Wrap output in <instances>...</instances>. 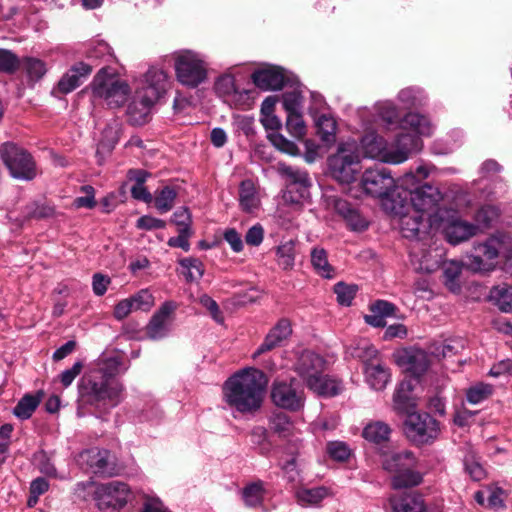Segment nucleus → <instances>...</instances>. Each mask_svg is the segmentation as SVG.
Wrapping results in <instances>:
<instances>
[{
  "label": "nucleus",
  "instance_id": "nucleus-1",
  "mask_svg": "<svg viewBox=\"0 0 512 512\" xmlns=\"http://www.w3.org/2000/svg\"><path fill=\"white\" fill-rule=\"evenodd\" d=\"M401 127L411 129L414 134L402 133L391 145L375 132L365 134L361 139L364 156L384 163L400 164L422 149L423 143L419 136H430L433 133L430 120L418 113L406 114L401 121Z\"/></svg>",
  "mask_w": 512,
  "mask_h": 512
},
{
  "label": "nucleus",
  "instance_id": "nucleus-2",
  "mask_svg": "<svg viewBox=\"0 0 512 512\" xmlns=\"http://www.w3.org/2000/svg\"><path fill=\"white\" fill-rule=\"evenodd\" d=\"M122 359L118 355L103 356L98 367L82 379L79 392L91 405L117 406L122 400L123 384L115 379L120 372Z\"/></svg>",
  "mask_w": 512,
  "mask_h": 512
},
{
  "label": "nucleus",
  "instance_id": "nucleus-3",
  "mask_svg": "<svg viewBox=\"0 0 512 512\" xmlns=\"http://www.w3.org/2000/svg\"><path fill=\"white\" fill-rule=\"evenodd\" d=\"M267 386L265 374L258 369H244L228 378L223 385V400L241 414L258 411Z\"/></svg>",
  "mask_w": 512,
  "mask_h": 512
},
{
  "label": "nucleus",
  "instance_id": "nucleus-4",
  "mask_svg": "<svg viewBox=\"0 0 512 512\" xmlns=\"http://www.w3.org/2000/svg\"><path fill=\"white\" fill-rule=\"evenodd\" d=\"M427 176L428 171L424 166H419L416 174L407 172L402 177V188L397 192L398 199L395 197L387 199L384 204L385 210L389 213H403V208L410 206L424 214L439 209L438 204L443 199L439 188L428 183L416 186L417 177L424 179Z\"/></svg>",
  "mask_w": 512,
  "mask_h": 512
},
{
  "label": "nucleus",
  "instance_id": "nucleus-5",
  "mask_svg": "<svg viewBox=\"0 0 512 512\" xmlns=\"http://www.w3.org/2000/svg\"><path fill=\"white\" fill-rule=\"evenodd\" d=\"M168 87V75L159 68H150L140 87L128 104L127 117L132 125L145 124L150 115L152 106L166 93Z\"/></svg>",
  "mask_w": 512,
  "mask_h": 512
},
{
  "label": "nucleus",
  "instance_id": "nucleus-6",
  "mask_svg": "<svg viewBox=\"0 0 512 512\" xmlns=\"http://www.w3.org/2000/svg\"><path fill=\"white\" fill-rule=\"evenodd\" d=\"M429 227L440 230L448 243L458 245L479 232V226L462 219L453 209H437L429 214Z\"/></svg>",
  "mask_w": 512,
  "mask_h": 512
},
{
  "label": "nucleus",
  "instance_id": "nucleus-7",
  "mask_svg": "<svg viewBox=\"0 0 512 512\" xmlns=\"http://www.w3.org/2000/svg\"><path fill=\"white\" fill-rule=\"evenodd\" d=\"M94 98L103 100L110 108L123 106L131 93L129 84L108 67L101 68L91 83Z\"/></svg>",
  "mask_w": 512,
  "mask_h": 512
},
{
  "label": "nucleus",
  "instance_id": "nucleus-8",
  "mask_svg": "<svg viewBox=\"0 0 512 512\" xmlns=\"http://www.w3.org/2000/svg\"><path fill=\"white\" fill-rule=\"evenodd\" d=\"M361 155L356 140L349 139L337 145L336 152L328 158L332 177L340 183L349 184L360 171Z\"/></svg>",
  "mask_w": 512,
  "mask_h": 512
},
{
  "label": "nucleus",
  "instance_id": "nucleus-9",
  "mask_svg": "<svg viewBox=\"0 0 512 512\" xmlns=\"http://www.w3.org/2000/svg\"><path fill=\"white\" fill-rule=\"evenodd\" d=\"M416 466L417 459L409 450L384 455L382 460L383 469L394 474L392 486L395 489L416 486L422 482V475L415 470Z\"/></svg>",
  "mask_w": 512,
  "mask_h": 512
},
{
  "label": "nucleus",
  "instance_id": "nucleus-10",
  "mask_svg": "<svg viewBox=\"0 0 512 512\" xmlns=\"http://www.w3.org/2000/svg\"><path fill=\"white\" fill-rule=\"evenodd\" d=\"M176 78L182 85L196 88L207 78V63L192 50H182L174 55Z\"/></svg>",
  "mask_w": 512,
  "mask_h": 512
},
{
  "label": "nucleus",
  "instance_id": "nucleus-11",
  "mask_svg": "<svg viewBox=\"0 0 512 512\" xmlns=\"http://www.w3.org/2000/svg\"><path fill=\"white\" fill-rule=\"evenodd\" d=\"M0 157L14 179L31 181L37 176V166L32 155L15 143H3L0 146Z\"/></svg>",
  "mask_w": 512,
  "mask_h": 512
},
{
  "label": "nucleus",
  "instance_id": "nucleus-12",
  "mask_svg": "<svg viewBox=\"0 0 512 512\" xmlns=\"http://www.w3.org/2000/svg\"><path fill=\"white\" fill-rule=\"evenodd\" d=\"M361 185L366 194L382 198L384 205L387 199L392 197L398 199L397 192L402 188V178L397 185L388 169L370 168L364 171Z\"/></svg>",
  "mask_w": 512,
  "mask_h": 512
},
{
  "label": "nucleus",
  "instance_id": "nucleus-13",
  "mask_svg": "<svg viewBox=\"0 0 512 512\" xmlns=\"http://www.w3.org/2000/svg\"><path fill=\"white\" fill-rule=\"evenodd\" d=\"M404 432L407 438L416 445L429 444L440 433L439 422L426 412L408 413L404 421Z\"/></svg>",
  "mask_w": 512,
  "mask_h": 512
},
{
  "label": "nucleus",
  "instance_id": "nucleus-14",
  "mask_svg": "<svg viewBox=\"0 0 512 512\" xmlns=\"http://www.w3.org/2000/svg\"><path fill=\"white\" fill-rule=\"evenodd\" d=\"M129 496L128 485L119 481L100 484L94 493L97 506L103 512L119 511L126 505Z\"/></svg>",
  "mask_w": 512,
  "mask_h": 512
},
{
  "label": "nucleus",
  "instance_id": "nucleus-15",
  "mask_svg": "<svg viewBox=\"0 0 512 512\" xmlns=\"http://www.w3.org/2000/svg\"><path fill=\"white\" fill-rule=\"evenodd\" d=\"M503 235L493 236L484 243L473 246L471 254L467 255L466 265L473 271H486L492 266L490 261L496 259L503 244Z\"/></svg>",
  "mask_w": 512,
  "mask_h": 512
},
{
  "label": "nucleus",
  "instance_id": "nucleus-16",
  "mask_svg": "<svg viewBox=\"0 0 512 512\" xmlns=\"http://www.w3.org/2000/svg\"><path fill=\"white\" fill-rule=\"evenodd\" d=\"M273 403L283 409L298 411L304 405V397L301 391H298L292 383L275 382L271 391Z\"/></svg>",
  "mask_w": 512,
  "mask_h": 512
},
{
  "label": "nucleus",
  "instance_id": "nucleus-17",
  "mask_svg": "<svg viewBox=\"0 0 512 512\" xmlns=\"http://www.w3.org/2000/svg\"><path fill=\"white\" fill-rule=\"evenodd\" d=\"M175 309L174 302L166 301L153 314L146 326V335L149 339L159 340L168 335L172 322L171 315Z\"/></svg>",
  "mask_w": 512,
  "mask_h": 512
},
{
  "label": "nucleus",
  "instance_id": "nucleus-18",
  "mask_svg": "<svg viewBox=\"0 0 512 512\" xmlns=\"http://www.w3.org/2000/svg\"><path fill=\"white\" fill-rule=\"evenodd\" d=\"M399 217L400 229L405 238L421 239L427 231L429 218L424 221L423 213L412 209L410 206L403 208V213H392Z\"/></svg>",
  "mask_w": 512,
  "mask_h": 512
},
{
  "label": "nucleus",
  "instance_id": "nucleus-19",
  "mask_svg": "<svg viewBox=\"0 0 512 512\" xmlns=\"http://www.w3.org/2000/svg\"><path fill=\"white\" fill-rule=\"evenodd\" d=\"M293 333L292 323L288 318H281L266 334L263 342L254 352L253 356L257 357L261 354L281 347L291 337Z\"/></svg>",
  "mask_w": 512,
  "mask_h": 512
},
{
  "label": "nucleus",
  "instance_id": "nucleus-20",
  "mask_svg": "<svg viewBox=\"0 0 512 512\" xmlns=\"http://www.w3.org/2000/svg\"><path fill=\"white\" fill-rule=\"evenodd\" d=\"M324 367V358L311 350H303L294 364L295 372L301 377L305 384L320 375V373L324 371Z\"/></svg>",
  "mask_w": 512,
  "mask_h": 512
},
{
  "label": "nucleus",
  "instance_id": "nucleus-21",
  "mask_svg": "<svg viewBox=\"0 0 512 512\" xmlns=\"http://www.w3.org/2000/svg\"><path fill=\"white\" fill-rule=\"evenodd\" d=\"M94 474L112 476L115 474V466L111 462L110 452L105 449L91 448L81 454Z\"/></svg>",
  "mask_w": 512,
  "mask_h": 512
},
{
  "label": "nucleus",
  "instance_id": "nucleus-22",
  "mask_svg": "<svg viewBox=\"0 0 512 512\" xmlns=\"http://www.w3.org/2000/svg\"><path fill=\"white\" fill-rule=\"evenodd\" d=\"M398 364L414 376L426 372L430 361L428 354L421 349H406L398 356Z\"/></svg>",
  "mask_w": 512,
  "mask_h": 512
},
{
  "label": "nucleus",
  "instance_id": "nucleus-23",
  "mask_svg": "<svg viewBox=\"0 0 512 512\" xmlns=\"http://www.w3.org/2000/svg\"><path fill=\"white\" fill-rule=\"evenodd\" d=\"M253 83L264 91L280 90L285 84V76L280 68L269 67L252 74Z\"/></svg>",
  "mask_w": 512,
  "mask_h": 512
},
{
  "label": "nucleus",
  "instance_id": "nucleus-24",
  "mask_svg": "<svg viewBox=\"0 0 512 512\" xmlns=\"http://www.w3.org/2000/svg\"><path fill=\"white\" fill-rule=\"evenodd\" d=\"M91 72L92 67L89 64L79 62L61 77L57 89L62 94H68L79 87L82 79L88 77Z\"/></svg>",
  "mask_w": 512,
  "mask_h": 512
},
{
  "label": "nucleus",
  "instance_id": "nucleus-25",
  "mask_svg": "<svg viewBox=\"0 0 512 512\" xmlns=\"http://www.w3.org/2000/svg\"><path fill=\"white\" fill-rule=\"evenodd\" d=\"M363 372L366 383L376 391L384 390L391 379L390 369L382 359L364 367Z\"/></svg>",
  "mask_w": 512,
  "mask_h": 512
},
{
  "label": "nucleus",
  "instance_id": "nucleus-26",
  "mask_svg": "<svg viewBox=\"0 0 512 512\" xmlns=\"http://www.w3.org/2000/svg\"><path fill=\"white\" fill-rule=\"evenodd\" d=\"M334 208L336 213L345 220L351 230L363 231L367 229L368 221L348 201L336 199Z\"/></svg>",
  "mask_w": 512,
  "mask_h": 512
},
{
  "label": "nucleus",
  "instance_id": "nucleus-27",
  "mask_svg": "<svg viewBox=\"0 0 512 512\" xmlns=\"http://www.w3.org/2000/svg\"><path fill=\"white\" fill-rule=\"evenodd\" d=\"M347 353L356 359H359L364 367L374 364L381 360V356L376 347L367 340H359L347 347Z\"/></svg>",
  "mask_w": 512,
  "mask_h": 512
},
{
  "label": "nucleus",
  "instance_id": "nucleus-28",
  "mask_svg": "<svg viewBox=\"0 0 512 512\" xmlns=\"http://www.w3.org/2000/svg\"><path fill=\"white\" fill-rule=\"evenodd\" d=\"M393 512H423L424 503L420 495L415 493H403L389 499Z\"/></svg>",
  "mask_w": 512,
  "mask_h": 512
},
{
  "label": "nucleus",
  "instance_id": "nucleus-29",
  "mask_svg": "<svg viewBox=\"0 0 512 512\" xmlns=\"http://www.w3.org/2000/svg\"><path fill=\"white\" fill-rule=\"evenodd\" d=\"M306 385L311 391L324 397L335 396L341 390L340 383L324 375L323 372L314 379L309 380Z\"/></svg>",
  "mask_w": 512,
  "mask_h": 512
},
{
  "label": "nucleus",
  "instance_id": "nucleus-30",
  "mask_svg": "<svg viewBox=\"0 0 512 512\" xmlns=\"http://www.w3.org/2000/svg\"><path fill=\"white\" fill-rule=\"evenodd\" d=\"M239 204L243 211L252 212L259 206L256 187L252 180L246 179L239 186Z\"/></svg>",
  "mask_w": 512,
  "mask_h": 512
},
{
  "label": "nucleus",
  "instance_id": "nucleus-31",
  "mask_svg": "<svg viewBox=\"0 0 512 512\" xmlns=\"http://www.w3.org/2000/svg\"><path fill=\"white\" fill-rule=\"evenodd\" d=\"M328 495L329 490L324 486L314 488H299L295 493L298 504L303 507L316 506L322 500L328 497Z\"/></svg>",
  "mask_w": 512,
  "mask_h": 512
},
{
  "label": "nucleus",
  "instance_id": "nucleus-32",
  "mask_svg": "<svg viewBox=\"0 0 512 512\" xmlns=\"http://www.w3.org/2000/svg\"><path fill=\"white\" fill-rule=\"evenodd\" d=\"M311 264L315 272L327 279L334 277V268L329 264L328 255L324 248L314 247L310 253Z\"/></svg>",
  "mask_w": 512,
  "mask_h": 512
},
{
  "label": "nucleus",
  "instance_id": "nucleus-33",
  "mask_svg": "<svg viewBox=\"0 0 512 512\" xmlns=\"http://www.w3.org/2000/svg\"><path fill=\"white\" fill-rule=\"evenodd\" d=\"M489 298L502 312H512V286L505 283L494 286Z\"/></svg>",
  "mask_w": 512,
  "mask_h": 512
},
{
  "label": "nucleus",
  "instance_id": "nucleus-34",
  "mask_svg": "<svg viewBox=\"0 0 512 512\" xmlns=\"http://www.w3.org/2000/svg\"><path fill=\"white\" fill-rule=\"evenodd\" d=\"M463 463L466 473L474 481H480L485 477L486 472L480 462V457L471 446L466 447Z\"/></svg>",
  "mask_w": 512,
  "mask_h": 512
},
{
  "label": "nucleus",
  "instance_id": "nucleus-35",
  "mask_svg": "<svg viewBox=\"0 0 512 512\" xmlns=\"http://www.w3.org/2000/svg\"><path fill=\"white\" fill-rule=\"evenodd\" d=\"M265 495L264 484L258 480L244 487L242 498L247 507L255 508L262 505Z\"/></svg>",
  "mask_w": 512,
  "mask_h": 512
},
{
  "label": "nucleus",
  "instance_id": "nucleus-36",
  "mask_svg": "<svg viewBox=\"0 0 512 512\" xmlns=\"http://www.w3.org/2000/svg\"><path fill=\"white\" fill-rule=\"evenodd\" d=\"M391 428L382 421L369 423L362 432L363 437L373 443H382L389 439Z\"/></svg>",
  "mask_w": 512,
  "mask_h": 512
},
{
  "label": "nucleus",
  "instance_id": "nucleus-37",
  "mask_svg": "<svg viewBox=\"0 0 512 512\" xmlns=\"http://www.w3.org/2000/svg\"><path fill=\"white\" fill-rule=\"evenodd\" d=\"M295 246L296 240L291 239L281 243L276 248L277 263L282 269L289 270L293 268L296 257Z\"/></svg>",
  "mask_w": 512,
  "mask_h": 512
},
{
  "label": "nucleus",
  "instance_id": "nucleus-38",
  "mask_svg": "<svg viewBox=\"0 0 512 512\" xmlns=\"http://www.w3.org/2000/svg\"><path fill=\"white\" fill-rule=\"evenodd\" d=\"M317 133L321 140L325 143H332L335 141L336 121L333 117L328 115H320L316 120Z\"/></svg>",
  "mask_w": 512,
  "mask_h": 512
},
{
  "label": "nucleus",
  "instance_id": "nucleus-39",
  "mask_svg": "<svg viewBox=\"0 0 512 512\" xmlns=\"http://www.w3.org/2000/svg\"><path fill=\"white\" fill-rule=\"evenodd\" d=\"M412 385L409 381H401L393 395L394 407L398 411H405L412 405Z\"/></svg>",
  "mask_w": 512,
  "mask_h": 512
},
{
  "label": "nucleus",
  "instance_id": "nucleus-40",
  "mask_svg": "<svg viewBox=\"0 0 512 512\" xmlns=\"http://www.w3.org/2000/svg\"><path fill=\"white\" fill-rule=\"evenodd\" d=\"M39 403L40 399L38 397L27 394L16 404L13 413L17 418L26 420L32 416Z\"/></svg>",
  "mask_w": 512,
  "mask_h": 512
},
{
  "label": "nucleus",
  "instance_id": "nucleus-41",
  "mask_svg": "<svg viewBox=\"0 0 512 512\" xmlns=\"http://www.w3.org/2000/svg\"><path fill=\"white\" fill-rule=\"evenodd\" d=\"M179 264L186 270L183 274L187 282L197 281L204 275V265L198 258H183Z\"/></svg>",
  "mask_w": 512,
  "mask_h": 512
},
{
  "label": "nucleus",
  "instance_id": "nucleus-42",
  "mask_svg": "<svg viewBox=\"0 0 512 512\" xmlns=\"http://www.w3.org/2000/svg\"><path fill=\"white\" fill-rule=\"evenodd\" d=\"M310 186L311 182L302 184H287L283 198L286 202L292 204H300L308 197Z\"/></svg>",
  "mask_w": 512,
  "mask_h": 512
},
{
  "label": "nucleus",
  "instance_id": "nucleus-43",
  "mask_svg": "<svg viewBox=\"0 0 512 512\" xmlns=\"http://www.w3.org/2000/svg\"><path fill=\"white\" fill-rule=\"evenodd\" d=\"M270 428L280 437H287L292 433L293 424L289 416L283 412L274 413L269 420Z\"/></svg>",
  "mask_w": 512,
  "mask_h": 512
},
{
  "label": "nucleus",
  "instance_id": "nucleus-44",
  "mask_svg": "<svg viewBox=\"0 0 512 512\" xmlns=\"http://www.w3.org/2000/svg\"><path fill=\"white\" fill-rule=\"evenodd\" d=\"M493 393V386L487 383H476L466 391V399L471 404H479Z\"/></svg>",
  "mask_w": 512,
  "mask_h": 512
},
{
  "label": "nucleus",
  "instance_id": "nucleus-45",
  "mask_svg": "<svg viewBox=\"0 0 512 512\" xmlns=\"http://www.w3.org/2000/svg\"><path fill=\"white\" fill-rule=\"evenodd\" d=\"M177 193L174 188L170 186L163 187L158 195H156L154 204L160 213H166L174 206Z\"/></svg>",
  "mask_w": 512,
  "mask_h": 512
},
{
  "label": "nucleus",
  "instance_id": "nucleus-46",
  "mask_svg": "<svg viewBox=\"0 0 512 512\" xmlns=\"http://www.w3.org/2000/svg\"><path fill=\"white\" fill-rule=\"evenodd\" d=\"M21 66L19 57L11 50L0 48V73L14 74Z\"/></svg>",
  "mask_w": 512,
  "mask_h": 512
},
{
  "label": "nucleus",
  "instance_id": "nucleus-47",
  "mask_svg": "<svg viewBox=\"0 0 512 512\" xmlns=\"http://www.w3.org/2000/svg\"><path fill=\"white\" fill-rule=\"evenodd\" d=\"M23 69L28 77L34 81L41 79L47 72L46 64L42 60L33 57H27L23 60Z\"/></svg>",
  "mask_w": 512,
  "mask_h": 512
},
{
  "label": "nucleus",
  "instance_id": "nucleus-48",
  "mask_svg": "<svg viewBox=\"0 0 512 512\" xmlns=\"http://www.w3.org/2000/svg\"><path fill=\"white\" fill-rule=\"evenodd\" d=\"M357 291V285H348L344 282H338L334 285V293L337 296V302L343 306L351 305Z\"/></svg>",
  "mask_w": 512,
  "mask_h": 512
},
{
  "label": "nucleus",
  "instance_id": "nucleus-49",
  "mask_svg": "<svg viewBox=\"0 0 512 512\" xmlns=\"http://www.w3.org/2000/svg\"><path fill=\"white\" fill-rule=\"evenodd\" d=\"M286 128L295 138H302L306 133V126L301 112L287 114Z\"/></svg>",
  "mask_w": 512,
  "mask_h": 512
},
{
  "label": "nucleus",
  "instance_id": "nucleus-50",
  "mask_svg": "<svg viewBox=\"0 0 512 512\" xmlns=\"http://www.w3.org/2000/svg\"><path fill=\"white\" fill-rule=\"evenodd\" d=\"M327 453L332 459L344 462L350 458L351 450L345 442L331 441L327 444Z\"/></svg>",
  "mask_w": 512,
  "mask_h": 512
},
{
  "label": "nucleus",
  "instance_id": "nucleus-51",
  "mask_svg": "<svg viewBox=\"0 0 512 512\" xmlns=\"http://www.w3.org/2000/svg\"><path fill=\"white\" fill-rule=\"evenodd\" d=\"M499 216L500 210L498 207L493 205H485L477 211L475 219L479 224H482L485 227H489L499 218Z\"/></svg>",
  "mask_w": 512,
  "mask_h": 512
},
{
  "label": "nucleus",
  "instance_id": "nucleus-52",
  "mask_svg": "<svg viewBox=\"0 0 512 512\" xmlns=\"http://www.w3.org/2000/svg\"><path fill=\"white\" fill-rule=\"evenodd\" d=\"M282 103L287 114L301 112L302 95L296 90L285 92L282 96Z\"/></svg>",
  "mask_w": 512,
  "mask_h": 512
},
{
  "label": "nucleus",
  "instance_id": "nucleus-53",
  "mask_svg": "<svg viewBox=\"0 0 512 512\" xmlns=\"http://www.w3.org/2000/svg\"><path fill=\"white\" fill-rule=\"evenodd\" d=\"M170 221L178 227V230L193 231L191 227L192 216L187 207H181L176 210L173 213Z\"/></svg>",
  "mask_w": 512,
  "mask_h": 512
},
{
  "label": "nucleus",
  "instance_id": "nucleus-54",
  "mask_svg": "<svg viewBox=\"0 0 512 512\" xmlns=\"http://www.w3.org/2000/svg\"><path fill=\"white\" fill-rule=\"evenodd\" d=\"M133 302L134 310L149 311L154 306V297L147 290L142 289L131 298Z\"/></svg>",
  "mask_w": 512,
  "mask_h": 512
},
{
  "label": "nucleus",
  "instance_id": "nucleus-55",
  "mask_svg": "<svg viewBox=\"0 0 512 512\" xmlns=\"http://www.w3.org/2000/svg\"><path fill=\"white\" fill-rule=\"evenodd\" d=\"M216 91L221 95H232L240 93L232 75H223L215 83Z\"/></svg>",
  "mask_w": 512,
  "mask_h": 512
},
{
  "label": "nucleus",
  "instance_id": "nucleus-56",
  "mask_svg": "<svg viewBox=\"0 0 512 512\" xmlns=\"http://www.w3.org/2000/svg\"><path fill=\"white\" fill-rule=\"evenodd\" d=\"M281 172L287 178V184H302L310 182V178L308 173L304 170L292 167V166H283L281 168Z\"/></svg>",
  "mask_w": 512,
  "mask_h": 512
},
{
  "label": "nucleus",
  "instance_id": "nucleus-57",
  "mask_svg": "<svg viewBox=\"0 0 512 512\" xmlns=\"http://www.w3.org/2000/svg\"><path fill=\"white\" fill-rule=\"evenodd\" d=\"M81 191L85 193V196L76 197L73 205L76 208H94L96 206L94 187L91 185H84L81 187Z\"/></svg>",
  "mask_w": 512,
  "mask_h": 512
},
{
  "label": "nucleus",
  "instance_id": "nucleus-58",
  "mask_svg": "<svg viewBox=\"0 0 512 512\" xmlns=\"http://www.w3.org/2000/svg\"><path fill=\"white\" fill-rule=\"evenodd\" d=\"M139 512H171L162 502L155 496L145 495L142 500V506Z\"/></svg>",
  "mask_w": 512,
  "mask_h": 512
},
{
  "label": "nucleus",
  "instance_id": "nucleus-59",
  "mask_svg": "<svg viewBox=\"0 0 512 512\" xmlns=\"http://www.w3.org/2000/svg\"><path fill=\"white\" fill-rule=\"evenodd\" d=\"M270 139L275 147H277L280 151H283L290 155H296L298 153V148L296 144L292 141L287 140L281 134H273L270 136Z\"/></svg>",
  "mask_w": 512,
  "mask_h": 512
},
{
  "label": "nucleus",
  "instance_id": "nucleus-60",
  "mask_svg": "<svg viewBox=\"0 0 512 512\" xmlns=\"http://www.w3.org/2000/svg\"><path fill=\"white\" fill-rule=\"evenodd\" d=\"M193 231L178 230V236L169 238L167 244L170 247L183 249L185 252L190 250L189 238L192 237Z\"/></svg>",
  "mask_w": 512,
  "mask_h": 512
},
{
  "label": "nucleus",
  "instance_id": "nucleus-61",
  "mask_svg": "<svg viewBox=\"0 0 512 512\" xmlns=\"http://www.w3.org/2000/svg\"><path fill=\"white\" fill-rule=\"evenodd\" d=\"M379 115L388 124H394L399 119L398 110L391 102H385L379 106Z\"/></svg>",
  "mask_w": 512,
  "mask_h": 512
},
{
  "label": "nucleus",
  "instance_id": "nucleus-62",
  "mask_svg": "<svg viewBox=\"0 0 512 512\" xmlns=\"http://www.w3.org/2000/svg\"><path fill=\"white\" fill-rule=\"evenodd\" d=\"M200 304L205 307L211 314L212 318L218 322H223V316L218 304L210 296L204 294L199 299Z\"/></svg>",
  "mask_w": 512,
  "mask_h": 512
},
{
  "label": "nucleus",
  "instance_id": "nucleus-63",
  "mask_svg": "<svg viewBox=\"0 0 512 512\" xmlns=\"http://www.w3.org/2000/svg\"><path fill=\"white\" fill-rule=\"evenodd\" d=\"M461 273V265L457 262H448L444 264L443 267V275L445 278V284L450 285L452 289V285L455 280L459 277Z\"/></svg>",
  "mask_w": 512,
  "mask_h": 512
},
{
  "label": "nucleus",
  "instance_id": "nucleus-64",
  "mask_svg": "<svg viewBox=\"0 0 512 512\" xmlns=\"http://www.w3.org/2000/svg\"><path fill=\"white\" fill-rule=\"evenodd\" d=\"M136 226L143 230L163 229L166 227V222L162 219L145 215L137 220Z\"/></svg>",
  "mask_w": 512,
  "mask_h": 512
}]
</instances>
